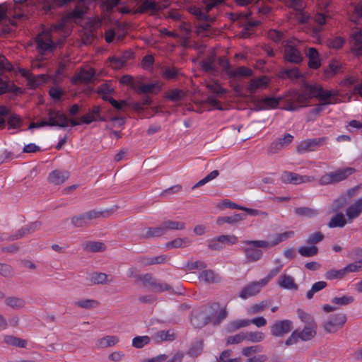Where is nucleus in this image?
<instances>
[{"label":"nucleus","instance_id":"obj_40","mask_svg":"<svg viewBox=\"0 0 362 362\" xmlns=\"http://www.w3.org/2000/svg\"><path fill=\"white\" fill-rule=\"evenodd\" d=\"M341 69V65L337 60L330 62L328 67L324 71L325 78H330L337 74Z\"/></svg>","mask_w":362,"mask_h":362},{"label":"nucleus","instance_id":"obj_58","mask_svg":"<svg viewBox=\"0 0 362 362\" xmlns=\"http://www.w3.org/2000/svg\"><path fill=\"white\" fill-rule=\"evenodd\" d=\"M155 339L158 341H173L175 340V334L174 333H170V330L168 331H158L155 334Z\"/></svg>","mask_w":362,"mask_h":362},{"label":"nucleus","instance_id":"obj_32","mask_svg":"<svg viewBox=\"0 0 362 362\" xmlns=\"http://www.w3.org/2000/svg\"><path fill=\"white\" fill-rule=\"evenodd\" d=\"M267 84L268 81H267V77L264 76L252 78L248 85L247 90L251 94H252L255 93L257 89L267 86Z\"/></svg>","mask_w":362,"mask_h":362},{"label":"nucleus","instance_id":"obj_36","mask_svg":"<svg viewBox=\"0 0 362 362\" xmlns=\"http://www.w3.org/2000/svg\"><path fill=\"white\" fill-rule=\"evenodd\" d=\"M192 243L188 238H177L165 244L168 249L184 247Z\"/></svg>","mask_w":362,"mask_h":362},{"label":"nucleus","instance_id":"obj_19","mask_svg":"<svg viewBox=\"0 0 362 362\" xmlns=\"http://www.w3.org/2000/svg\"><path fill=\"white\" fill-rule=\"evenodd\" d=\"M95 75L94 69H81L78 74H75L71 79L73 84L88 83Z\"/></svg>","mask_w":362,"mask_h":362},{"label":"nucleus","instance_id":"obj_45","mask_svg":"<svg viewBox=\"0 0 362 362\" xmlns=\"http://www.w3.org/2000/svg\"><path fill=\"white\" fill-rule=\"evenodd\" d=\"M118 341V338L115 336H106L98 340V345L101 348H106L114 346Z\"/></svg>","mask_w":362,"mask_h":362},{"label":"nucleus","instance_id":"obj_49","mask_svg":"<svg viewBox=\"0 0 362 362\" xmlns=\"http://www.w3.org/2000/svg\"><path fill=\"white\" fill-rule=\"evenodd\" d=\"M247 326H249V320H237L230 322L228 325L227 329L228 332H233Z\"/></svg>","mask_w":362,"mask_h":362},{"label":"nucleus","instance_id":"obj_6","mask_svg":"<svg viewBox=\"0 0 362 362\" xmlns=\"http://www.w3.org/2000/svg\"><path fill=\"white\" fill-rule=\"evenodd\" d=\"M356 172V169L351 167L338 169L322 175L320 179L321 185H330L346 180L349 176Z\"/></svg>","mask_w":362,"mask_h":362},{"label":"nucleus","instance_id":"obj_37","mask_svg":"<svg viewBox=\"0 0 362 362\" xmlns=\"http://www.w3.org/2000/svg\"><path fill=\"white\" fill-rule=\"evenodd\" d=\"M279 286L286 289H298V285L294 282L292 276L284 274L281 276L279 281Z\"/></svg>","mask_w":362,"mask_h":362},{"label":"nucleus","instance_id":"obj_48","mask_svg":"<svg viewBox=\"0 0 362 362\" xmlns=\"http://www.w3.org/2000/svg\"><path fill=\"white\" fill-rule=\"evenodd\" d=\"M91 281L94 284H105L112 281L107 279V275L102 272H93L91 274Z\"/></svg>","mask_w":362,"mask_h":362},{"label":"nucleus","instance_id":"obj_55","mask_svg":"<svg viewBox=\"0 0 362 362\" xmlns=\"http://www.w3.org/2000/svg\"><path fill=\"white\" fill-rule=\"evenodd\" d=\"M199 279L207 284H213L216 281L214 272L211 269L203 270L199 276Z\"/></svg>","mask_w":362,"mask_h":362},{"label":"nucleus","instance_id":"obj_23","mask_svg":"<svg viewBox=\"0 0 362 362\" xmlns=\"http://www.w3.org/2000/svg\"><path fill=\"white\" fill-rule=\"evenodd\" d=\"M261 291V285L259 282H252L245 286L239 293V297L243 299H247L251 296H255Z\"/></svg>","mask_w":362,"mask_h":362},{"label":"nucleus","instance_id":"obj_63","mask_svg":"<svg viewBox=\"0 0 362 362\" xmlns=\"http://www.w3.org/2000/svg\"><path fill=\"white\" fill-rule=\"evenodd\" d=\"M344 268L346 274L349 272H358L362 271V259L347 264Z\"/></svg>","mask_w":362,"mask_h":362},{"label":"nucleus","instance_id":"obj_10","mask_svg":"<svg viewBox=\"0 0 362 362\" xmlns=\"http://www.w3.org/2000/svg\"><path fill=\"white\" fill-rule=\"evenodd\" d=\"M293 322L290 320H275L270 327V334L274 337H283L292 331Z\"/></svg>","mask_w":362,"mask_h":362},{"label":"nucleus","instance_id":"obj_3","mask_svg":"<svg viewBox=\"0 0 362 362\" xmlns=\"http://www.w3.org/2000/svg\"><path fill=\"white\" fill-rule=\"evenodd\" d=\"M243 243L248 245L243 250L249 262H257L262 257L263 252L259 248H269V241L267 240H244Z\"/></svg>","mask_w":362,"mask_h":362},{"label":"nucleus","instance_id":"obj_38","mask_svg":"<svg viewBox=\"0 0 362 362\" xmlns=\"http://www.w3.org/2000/svg\"><path fill=\"white\" fill-rule=\"evenodd\" d=\"M105 248L103 243L96 241L87 242L84 245V250L91 252H103Z\"/></svg>","mask_w":362,"mask_h":362},{"label":"nucleus","instance_id":"obj_8","mask_svg":"<svg viewBox=\"0 0 362 362\" xmlns=\"http://www.w3.org/2000/svg\"><path fill=\"white\" fill-rule=\"evenodd\" d=\"M289 40H285L281 42L284 48L283 58L286 62L300 64L303 60V57L300 50H298L294 45L290 44Z\"/></svg>","mask_w":362,"mask_h":362},{"label":"nucleus","instance_id":"obj_54","mask_svg":"<svg viewBox=\"0 0 362 362\" xmlns=\"http://www.w3.org/2000/svg\"><path fill=\"white\" fill-rule=\"evenodd\" d=\"M354 301V298L351 296H343L341 297H334L331 300L333 304L338 305L339 306H344L352 303Z\"/></svg>","mask_w":362,"mask_h":362},{"label":"nucleus","instance_id":"obj_35","mask_svg":"<svg viewBox=\"0 0 362 362\" xmlns=\"http://www.w3.org/2000/svg\"><path fill=\"white\" fill-rule=\"evenodd\" d=\"M185 96V93L182 90L178 88L166 91L164 94V97L172 102H179L182 100Z\"/></svg>","mask_w":362,"mask_h":362},{"label":"nucleus","instance_id":"obj_51","mask_svg":"<svg viewBox=\"0 0 362 362\" xmlns=\"http://www.w3.org/2000/svg\"><path fill=\"white\" fill-rule=\"evenodd\" d=\"M294 234L293 231H286L282 233H279L276 235V238L272 242H269V248L272 247H274L275 245H277L282 241L291 238Z\"/></svg>","mask_w":362,"mask_h":362},{"label":"nucleus","instance_id":"obj_56","mask_svg":"<svg viewBox=\"0 0 362 362\" xmlns=\"http://www.w3.org/2000/svg\"><path fill=\"white\" fill-rule=\"evenodd\" d=\"M150 341L151 339L148 336H138L132 339V346L136 349H141Z\"/></svg>","mask_w":362,"mask_h":362},{"label":"nucleus","instance_id":"obj_17","mask_svg":"<svg viewBox=\"0 0 362 362\" xmlns=\"http://www.w3.org/2000/svg\"><path fill=\"white\" fill-rule=\"evenodd\" d=\"M281 180L284 184L299 185L309 181V177L306 175H300L296 173L284 171L281 175Z\"/></svg>","mask_w":362,"mask_h":362},{"label":"nucleus","instance_id":"obj_27","mask_svg":"<svg viewBox=\"0 0 362 362\" xmlns=\"http://www.w3.org/2000/svg\"><path fill=\"white\" fill-rule=\"evenodd\" d=\"M279 98L274 97H266L257 101V106L259 110L272 108L274 109L279 106Z\"/></svg>","mask_w":362,"mask_h":362},{"label":"nucleus","instance_id":"obj_59","mask_svg":"<svg viewBox=\"0 0 362 362\" xmlns=\"http://www.w3.org/2000/svg\"><path fill=\"white\" fill-rule=\"evenodd\" d=\"M98 304L99 303L97 300L93 299H85L75 302L76 306L86 309L95 308Z\"/></svg>","mask_w":362,"mask_h":362},{"label":"nucleus","instance_id":"obj_4","mask_svg":"<svg viewBox=\"0 0 362 362\" xmlns=\"http://www.w3.org/2000/svg\"><path fill=\"white\" fill-rule=\"evenodd\" d=\"M109 214L105 211L93 209L71 218V224L76 228L88 227L91 221L100 217H105Z\"/></svg>","mask_w":362,"mask_h":362},{"label":"nucleus","instance_id":"obj_5","mask_svg":"<svg viewBox=\"0 0 362 362\" xmlns=\"http://www.w3.org/2000/svg\"><path fill=\"white\" fill-rule=\"evenodd\" d=\"M316 335V325L310 324L309 326H305L303 330L296 329L286 339L284 344L286 346H291L296 344L299 339L307 341L312 339Z\"/></svg>","mask_w":362,"mask_h":362},{"label":"nucleus","instance_id":"obj_20","mask_svg":"<svg viewBox=\"0 0 362 362\" xmlns=\"http://www.w3.org/2000/svg\"><path fill=\"white\" fill-rule=\"evenodd\" d=\"M190 321L194 328L201 329L210 322L211 318L205 312L199 311L192 314Z\"/></svg>","mask_w":362,"mask_h":362},{"label":"nucleus","instance_id":"obj_61","mask_svg":"<svg viewBox=\"0 0 362 362\" xmlns=\"http://www.w3.org/2000/svg\"><path fill=\"white\" fill-rule=\"evenodd\" d=\"M217 240L221 243L222 246L232 245L237 243L238 238L234 235H221L217 236Z\"/></svg>","mask_w":362,"mask_h":362},{"label":"nucleus","instance_id":"obj_14","mask_svg":"<svg viewBox=\"0 0 362 362\" xmlns=\"http://www.w3.org/2000/svg\"><path fill=\"white\" fill-rule=\"evenodd\" d=\"M327 140V137L308 139L302 141L297 146L296 150L298 153H305L313 151L316 148L323 146Z\"/></svg>","mask_w":362,"mask_h":362},{"label":"nucleus","instance_id":"obj_24","mask_svg":"<svg viewBox=\"0 0 362 362\" xmlns=\"http://www.w3.org/2000/svg\"><path fill=\"white\" fill-rule=\"evenodd\" d=\"M362 213V197L358 199L353 204L349 206L346 211L349 221L358 218Z\"/></svg>","mask_w":362,"mask_h":362},{"label":"nucleus","instance_id":"obj_41","mask_svg":"<svg viewBox=\"0 0 362 362\" xmlns=\"http://www.w3.org/2000/svg\"><path fill=\"white\" fill-rule=\"evenodd\" d=\"M5 304L12 308L19 309L25 306V302L21 298L12 296L5 299Z\"/></svg>","mask_w":362,"mask_h":362},{"label":"nucleus","instance_id":"obj_28","mask_svg":"<svg viewBox=\"0 0 362 362\" xmlns=\"http://www.w3.org/2000/svg\"><path fill=\"white\" fill-rule=\"evenodd\" d=\"M307 57L309 59L308 66L310 69H317L321 66L320 60L319 58V53L316 48H309Z\"/></svg>","mask_w":362,"mask_h":362},{"label":"nucleus","instance_id":"obj_11","mask_svg":"<svg viewBox=\"0 0 362 362\" xmlns=\"http://www.w3.org/2000/svg\"><path fill=\"white\" fill-rule=\"evenodd\" d=\"M136 279L141 281L144 286H149L155 292H163L165 291H170L171 286L166 283L158 282L151 274H145L138 275Z\"/></svg>","mask_w":362,"mask_h":362},{"label":"nucleus","instance_id":"obj_13","mask_svg":"<svg viewBox=\"0 0 362 362\" xmlns=\"http://www.w3.org/2000/svg\"><path fill=\"white\" fill-rule=\"evenodd\" d=\"M162 86L163 83L158 81L149 83L137 81V84L133 85V89L139 95L146 93L157 95L162 89Z\"/></svg>","mask_w":362,"mask_h":362},{"label":"nucleus","instance_id":"obj_53","mask_svg":"<svg viewBox=\"0 0 362 362\" xmlns=\"http://www.w3.org/2000/svg\"><path fill=\"white\" fill-rule=\"evenodd\" d=\"M23 120L19 115L11 114L8 116L7 123L9 129H17L21 127Z\"/></svg>","mask_w":362,"mask_h":362},{"label":"nucleus","instance_id":"obj_60","mask_svg":"<svg viewBox=\"0 0 362 362\" xmlns=\"http://www.w3.org/2000/svg\"><path fill=\"white\" fill-rule=\"evenodd\" d=\"M245 340L252 342H260L264 339V334L262 332H250L245 333Z\"/></svg>","mask_w":362,"mask_h":362},{"label":"nucleus","instance_id":"obj_31","mask_svg":"<svg viewBox=\"0 0 362 362\" xmlns=\"http://www.w3.org/2000/svg\"><path fill=\"white\" fill-rule=\"evenodd\" d=\"M245 216L246 215L243 214H235L231 216H219L216 220V223L218 226H222L224 223L235 224L245 219Z\"/></svg>","mask_w":362,"mask_h":362},{"label":"nucleus","instance_id":"obj_30","mask_svg":"<svg viewBox=\"0 0 362 362\" xmlns=\"http://www.w3.org/2000/svg\"><path fill=\"white\" fill-rule=\"evenodd\" d=\"M204 349L203 339H199L192 342L187 351V354L192 358H197L200 356Z\"/></svg>","mask_w":362,"mask_h":362},{"label":"nucleus","instance_id":"obj_62","mask_svg":"<svg viewBox=\"0 0 362 362\" xmlns=\"http://www.w3.org/2000/svg\"><path fill=\"white\" fill-rule=\"evenodd\" d=\"M14 67L13 64L4 55L0 56V74L4 71H12Z\"/></svg>","mask_w":362,"mask_h":362},{"label":"nucleus","instance_id":"obj_26","mask_svg":"<svg viewBox=\"0 0 362 362\" xmlns=\"http://www.w3.org/2000/svg\"><path fill=\"white\" fill-rule=\"evenodd\" d=\"M352 40L354 41L351 47L352 53L356 56L362 55V30L356 31L352 34Z\"/></svg>","mask_w":362,"mask_h":362},{"label":"nucleus","instance_id":"obj_1","mask_svg":"<svg viewBox=\"0 0 362 362\" xmlns=\"http://www.w3.org/2000/svg\"><path fill=\"white\" fill-rule=\"evenodd\" d=\"M306 88L310 90L313 96L317 98L320 103L317 104L310 111L309 120H313L325 110L326 105L336 104L339 102V93L335 90H325L320 84H307Z\"/></svg>","mask_w":362,"mask_h":362},{"label":"nucleus","instance_id":"obj_29","mask_svg":"<svg viewBox=\"0 0 362 362\" xmlns=\"http://www.w3.org/2000/svg\"><path fill=\"white\" fill-rule=\"evenodd\" d=\"M336 214L333 216L327 226L330 228H343L347 223V220L346 219L344 215L341 212H335Z\"/></svg>","mask_w":362,"mask_h":362},{"label":"nucleus","instance_id":"obj_64","mask_svg":"<svg viewBox=\"0 0 362 362\" xmlns=\"http://www.w3.org/2000/svg\"><path fill=\"white\" fill-rule=\"evenodd\" d=\"M284 35L282 32L274 29L269 30L267 33L268 37L276 43L282 41Z\"/></svg>","mask_w":362,"mask_h":362},{"label":"nucleus","instance_id":"obj_34","mask_svg":"<svg viewBox=\"0 0 362 362\" xmlns=\"http://www.w3.org/2000/svg\"><path fill=\"white\" fill-rule=\"evenodd\" d=\"M305 85V90L302 93H296L293 97V101L297 104H306L309 102V100L313 98V94L310 93V90L306 88Z\"/></svg>","mask_w":362,"mask_h":362},{"label":"nucleus","instance_id":"obj_21","mask_svg":"<svg viewBox=\"0 0 362 362\" xmlns=\"http://www.w3.org/2000/svg\"><path fill=\"white\" fill-rule=\"evenodd\" d=\"M21 75L26 78L28 80V85L32 88H37L41 86L42 84L46 83L47 76L44 74H39L37 76H34L31 73L24 70L21 69Z\"/></svg>","mask_w":362,"mask_h":362},{"label":"nucleus","instance_id":"obj_47","mask_svg":"<svg viewBox=\"0 0 362 362\" xmlns=\"http://www.w3.org/2000/svg\"><path fill=\"white\" fill-rule=\"evenodd\" d=\"M346 275L344 268L341 269H330L327 271L325 276L327 280H333V279H341Z\"/></svg>","mask_w":362,"mask_h":362},{"label":"nucleus","instance_id":"obj_33","mask_svg":"<svg viewBox=\"0 0 362 362\" xmlns=\"http://www.w3.org/2000/svg\"><path fill=\"white\" fill-rule=\"evenodd\" d=\"M3 342L7 345L19 348H25L27 346L26 340L13 335H5L4 337Z\"/></svg>","mask_w":362,"mask_h":362},{"label":"nucleus","instance_id":"obj_46","mask_svg":"<svg viewBox=\"0 0 362 362\" xmlns=\"http://www.w3.org/2000/svg\"><path fill=\"white\" fill-rule=\"evenodd\" d=\"M165 228V233L169 230H183L185 228V223L184 222L165 221L163 222Z\"/></svg>","mask_w":362,"mask_h":362},{"label":"nucleus","instance_id":"obj_39","mask_svg":"<svg viewBox=\"0 0 362 362\" xmlns=\"http://www.w3.org/2000/svg\"><path fill=\"white\" fill-rule=\"evenodd\" d=\"M180 74L179 69L174 66H165L163 69L162 76L167 80L176 79Z\"/></svg>","mask_w":362,"mask_h":362},{"label":"nucleus","instance_id":"obj_22","mask_svg":"<svg viewBox=\"0 0 362 362\" xmlns=\"http://www.w3.org/2000/svg\"><path fill=\"white\" fill-rule=\"evenodd\" d=\"M70 173L67 170H52L48 176V180L49 182L59 185L63 184L69 177Z\"/></svg>","mask_w":362,"mask_h":362},{"label":"nucleus","instance_id":"obj_25","mask_svg":"<svg viewBox=\"0 0 362 362\" xmlns=\"http://www.w3.org/2000/svg\"><path fill=\"white\" fill-rule=\"evenodd\" d=\"M165 230L163 223L158 227H148L146 229V232L141 233L139 237L141 239H150L152 238H158L165 235Z\"/></svg>","mask_w":362,"mask_h":362},{"label":"nucleus","instance_id":"obj_44","mask_svg":"<svg viewBox=\"0 0 362 362\" xmlns=\"http://www.w3.org/2000/svg\"><path fill=\"white\" fill-rule=\"evenodd\" d=\"M281 74L282 77L286 76L290 79H299L303 76L299 71V69L297 67L283 69L281 71Z\"/></svg>","mask_w":362,"mask_h":362},{"label":"nucleus","instance_id":"obj_7","mask_svg":"<svg viewBox=\"0 0 362 362\" xmlns=\"http://www.w3.org/2000/svg\"><path fill=\"white\" fill-rule=\"evenodd\" d=\"M35 41L37 44L36 49L42 55L45 54L47 52H52L57 48V44L52 40L49 32L39 33L36 36Z\"/></svg>","mask_w":362,"mask_h":362},{"label":"nucleus","instance_id":"obj_16","mask_svg":"<svg viewBox=\"0 0 362 362\" xmlns=\"http://www.w3.org/2000/svg\"><path fill=\"white\" fill-rule=\"evenodd\" d=\"M136 3H141V6L134 10V13H150L151 15L159 12L158 2L155 0H134Z\"/></svg>","mask_w":362,"mask_h":362},{"label":"nucleus","instance_id":"obj_15","mask_svg":"<svg viewBox=\"0 0 362 362\" xmlns=\"http://www.w3.org/2000/svg\"><path fill=\"white\" fill-rule=\"evenodd\" d=\"M41 226V222L35 221L32 222L30 224L22 227L21 229L18 230L17 232L14 234L8 235L6 238V241H13L16 240H18L28 234H31L34 231L38 230Z\"/></svg>","mask_w":362,"mask_h":362},{"label":"nucleus","instance_id":"obj_52","mask_svg":"<svg viewBox=\"0 0 362 362\" xmlns=\"http://www.w3.org/2000/svg\"><path fill=\"white\" fill-rule=\"evenodd\" d=\"M296 214L299 216H305L311 218L317 214V211L315 209L309 207H298L294 209Z\"/></svg>","mask_w":362,"mask_h":362},{"label":"nucleus","instance_id":"obj_9","mask_svg":"<svg viewBox=\"0 0 362 362\" xmlns=\"http://www.w3.org/2000/svg\"><path fill=\"white\" fill-rule=\"evenodd\" d=\"M186 10L195 16L198 21H204L199 24L197 28L202 31H209L211 25L209 22L214 21V18H211L209 15L204 13L202 9L194 5H190L186 7Z\"/></svg>","mask_w":362,"mask_h":362},{"label":"nucleus","instance_id":"obj_43","mask_svg":"<svg viewBox=\"0 0 362 362\" xmlns=\"http://www.w3.org/2000/svg\"><path fill=\"white\" fill-rule=\"evenodd\" d=\"M252 74V70L245 66H239L235 70H232L228 72L230 77H236L238 76L248 77L251 76Z\"/></svg>","mask_w":362,"mask_h":362},{"label":"nucleus","instance_id":"obj_57","mask_svg":"<svg viewBox=\"0 0 362 362\" xmlns=\"http://www.w3.org/2000/svg\"><path fill=\"white\" fill-rule=\"evenodd\" d=\"M327 283L325 281H321L315 283L311 288L307 292L306 297L308 299H311L313 297L314 293L322 290L327 286Z\"/></svg>","mask_w":362,"mask_h":362},{"label":"nucleus","instance_id":"obj_50","mask_svg":"<svg viewBox=\"0 0 362 362\" xmlns=\"http://www.w3.org/2000/svg\"><path fill=\"white\" fill-rule=\"evenodd\" d=\"M0 95H3L6 93H13L16 95L22 93V90L21 88L16 86L13 84L10 86L6 82L4 81V83H0Z\"/></svg>","mask_w":362,"mask_h":362},{"label":"nucleus","instance_id":"obj_42","mask_svg":"<svg viewBox=\"0 0 362 362\" xmlns=\"http://www.w3.org/2000/svg\"><path fill=\"white\" fill-rule=\"evenodd\" d=\"M298 253L305 257H310L318 253V247L315 245L301 246L298 249Z\"/></svg>","mask_w":362,"mask_h":362},{"label":"nucleus","instance_id":"obj_12","mask_svg":"<svg viewBox=\"0 0 362 362\" xmlns=\"http://www.w3.org/2000/svg\"><path fill=\"white\" fill-rule=\"evenodd\" d=\"M346 322L345 314L338 313L329 317L323 325V327L327 333H334L341 329Z\"/></svg>","mask_w":362,"mask_h":362},{"label":"nucleus","instance_id":"obj_2","mask_svg":"<svg viewBox=\"0 0 362 362\" xmlns=\"http://www.w3.org/2000/svg\"><path fill=\"white\" fill-rule=\"evenodd\" d=\"M49 119L37 122H31L29 129L40 128L45 126L59 127L66 128L69 123L72 127L79 125V122L75 119H69L67 116L60 110H56L52 108L47 110Z\"/></svg>","mask_w":362,"mask_h":362},{"label":"nucleus","instance_id":"obj_18","mask_svg":"<svg viewBox=\"0 0 362 362\" xmlns=\"http://www.w3.org/2000/svg\"><path fill=\"white\" fill-rule=\"evenodd\" d=\"M293 136L290 134H286L284 138L273 141L269 147L267 151L269 154H275L283 148L288 146L293 141Z\"/></svg>","mask_w":362,"mask_h":362}]
</instances>
